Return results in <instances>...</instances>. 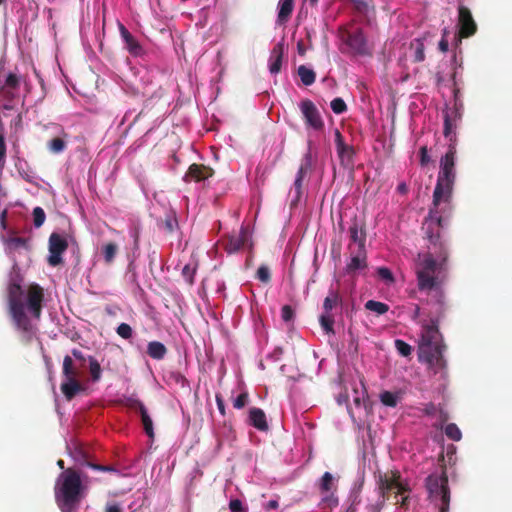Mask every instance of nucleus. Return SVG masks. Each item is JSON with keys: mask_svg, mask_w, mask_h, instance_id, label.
<instances>
[{"mask_svg": "<svg viewBox=\"0 0 512 512\" xmlns=\"http://www.w3.org/2000/svg\"><path fill=\"white\" fill-rule=\"evenodd\" d=\"M321 500L318 504L319 508L331 512L334 508L339 505V499L334 491L321 494Z\"/></svg>", "mask_w": 512, "mask_h": 512, "instance_id": "bb28decb", "label": "nucleus"}, {"mask_svg": "<svg viewBox=\"0 0 512 512\" xmlns=\"http://www.w3.org/2000/svg\"><path fill=\"white\" fill-rule=\"evenodd\" d=\"M395 348L401 356L408 357L411 355L412 347L401 339L395 340Z\"/></svg>", "mask_w": 512, "mask_h": 512, "instance_id": "79ce46f5", "label": "nucleus"}, {"mask_svg": "<svg viewBox=\"0 0 512 512\" xmlns=\"http://www.w3.org/2000/svg\"><path fill=\"white\" fill-rule=\"evenodd\" d=\"M118 247L115 243H107L103 246L102 252L104 256V260L107 264H111L117 254Z\"/></svg>", "mask_w": 512, "mask_h": 512, "instance_id": "f704fd0d", "label": "nucleus"}, {"mask_svg": "<svg viewBox=\"0 0 512 512\" xmlns=\"http://www.w3.org/2000/svg\"><path fill=\"white\" fill-rule=\"evenodd\" d=\"M442 221V216H437L435 210H429L424 222V226H426L425 233L430 243L428 246L429 251L418 255L414 269L418 289L432 297L435 304V312L445 315L447 305L441 285L444 278L442 273L446 270L448 250L445 241L442 240L440 235Z\"/></svg>", "mask_w": 512, "mask_h": 512, "instance_id": "f257e3e1", "label": "nucleus"}, {"mask_svg": "<svg viewBox=\"0 0 512 512\" xmlns=\"http://www.w3.org/2000/svg\"><path fill=\"white\" fill-rule=\"evenodd\" d=\"M132 237L134 238V248L138 249V246H139V229L138 228H134V230L132 231Z\"/></svg>", "mask_w": 512, "mask_h": 512, "instance_id": "0e129e2a", "label": "nucleus"}, {"mask_svg": "<svg viewBox=\"0 0 512 512\" xmlns=\"http://www.w3.org/2000/svg\"><path fill=\"white\" fill-rule=\"evenodd\" d=\"M140 413L141 416V422L144 428L145 433L148 435L149 438H154V429H153V422L151 417L149 416L146 407L142 409Z\"/></svg>", "mask_w": 512, "mask_h": 512, "instance_id": "2f4dec72", "label": "nucleus"}, {"mask_svg": "<svg viewBox=\"0 0 512 512\" xmlns=\"http://www.w3.org/2000/svg\"><path fill=\"white\" fill-rule=\"evenodd\" d=\"M419 154H420V165L421 166H427L431 159H430V156L428 155V149L426 146H422L419 150Z\"/></svg>", "mask_w": 512, "mask_h": 512, "instance_id": "4d7b16f0", "label": "nucleus"}, {"mask_svg": "<svg viewBox=\"0 0 512 512\" xmlns=\"http://www.w3.org/2000/svg\"><path fill=\"white\" fill-rule=\"evenodd\" d=\"M62 372L65 380L79 379L80 377L79 368L74 365L73 359L69 355H66L63 359Z\"/></svg>", "mask_w": 512, "mask_h": 512, "instance_id": "b1692460", "label": "nucleus"}, {"mask_svg": "<svg viewBox=\"0 0 512 512\" xmlns=\"http://www.w3.org/2000/svg\"><path fill=\"white\" fill-rule=\"evenodd\" d=\"M47 147L52 153L58 154L65 150L66 141L61 137H55L47 143Z\"/></svg>", "mask_w": 512, "mask_h": 512, "instance_id": "e433bc0d", "label": "nucleus"}, {"mask_svg": "<svg viewBox=\"0 0 512 512\" xmlns=\"http://www.w3.org/2000/svg\"><path fill=\"white\" fill-rule=\"evenodd\" d=\"M121 37L125 42V47L128 52L133 56H140L143 53V48L136 38L126 29L123 24H119Z\"/></svg>", "mask_w": 512, "mask_h": 512, "instance_id": "6ab92c4d", "label": "nucleus"}, {"mask_svg": "<svg viewBox=\"0 0 512 512\" xmlns=\"http://www.w3.org/2000/svg\"><path fill=\"white\" fill-rule=\"evenodd\" d=\"M425 58V55H424V50H423V46L420 45L417 49H416V52H415V61L417 62H421L423 61Z\"/></svg>", "mask_w": 512, "mask_h": 512, "instance_id": "052dcab7", "label": "nucleus"}, {"mask_svg": "<svg viewBox=\"0 0 512 512\" xmlns=\"http://www.w3.org/2000/svg\"><path fill=\"white\" fill-rule=\"evenodd\" d=\"M349 250L351 252L350 262L346 266L348 274H354L357 271H362L367 268V254L365 249L355 250L352 245L349 244Z\"/></svg>", "mask_w": 512, "mask_h": 512, "instance_id": "f3484780", "label": "nucleus"}, {"mask_svg": "<svg viewBox=\"0 0 512 512\" xmlns=\"http://www.w3.org/2000/svg\"><path fill=\"white\" fill-rule=\"evenodd\" d=\"M445 435L453 440V441H460L462 438V433L458 426L454 423H449L446 425L444 429Z\"/></svg>", "mask_w": 512, "mask_h": 512, "instance_id": "58836bf2", "label": "nucleus"}, {"mask_svg": "<svg viewBox=\"0 0 512 512\" xmlns=\"http://www.w3.org/2000/svg\"><path fill=\"white\" fill-rule=\"evenodd\" d=\"M444 316L440 315V312H435V317H432L429 323L422 325L421 339L418 347L419 360L431 367H435L436 370L443 369L446 365L443 357L446 346L442 342L438 329L439 321Z\"/></svg>", "mask_w": 512, "mask_h": 512, "instance_id": "7ed1b4c3", "label": "nucleus"}, {"mask_svg": "<svg viewBox=\"0 0 512 512\" xmlns=\"http://www.w3.org/2000/svg\"><path fill=\"white\" fill-rule=\"evenodd\" d=\"M248 238L247 231L245 229H241L237 235L231 236L229 238L227 247L230 252H235L244 247Z\"/></svg>", "mask_w": 512, "mask_h": 512, "instance_id": "a878e982", "label": "nucleus"}, {"mask_svg": "<svg viewBox=\"0 0 512 512\" xmlns=\"http://www.w3.org/2000/svg\"><path fill=\"white\" fill-rule=\"evenodd\" d=\"M33 223L36 228H39L43 225L46 219V215L44 210L41 207H35L33 209Z\"/></svg>", "mask_w": 512, "mask_h": 512, "instance_id": "37998d69", "label": "nucleus"}, {"mask_svg": "<svg viewBox=\"0 0 512 512\" xmlns=\"http://www.w3.org/2000/svg\"><path fill=\"white\" fill-rule=\"evenodd\" d=\"M106 512H122L117 504H111L106 507Z\"/></svg>", "mask_w": 512, "mask_h": 512, "instance_id": "338daca9", "label": "nucleus"}, {"mask_svg": "<svg viewBox=\"0 0 512 512\" xmlns=\"http://www.w3.org/2000/svg\"><path fill=\"white\" fill-rule=\"evenodd\" d=\"M116 333L118 334L119 337L125 340H129L133 336V330L131 326L127 323H121L120 325H118V327L116 328Z\"/></svg>", "mask_w": 512, "mask_h": 512, "instance_id": "a19ab883", "label": "nucleus"}, {"mask_svg": "<svg viewBox=\"0 0 512 512\" xmlns=\"http://www.w3.org/2000/svg\"><path fill=\"white\" fill-rule=\"evenodd\" d=\"M461 104L458 105L455 101L454 107L449 108L444 112V129L443 134L446 138H449L450 142L455 144V129L457 122L461 119Z\"/></svg>", "mask_w": 512, "mask_h": 512, "instance_id": "f8f14e48", "label": "nucleus"}, {"mask_svg": "<svg viewBox=\"0 0 512 512\" xmlns=\"http://www.w3.org/2000/svg\"><path fill=\"white\" fill-rule=\"evenodd\" d=\"M448 47H449V44H448V41L444 38H442L439 42V49L442 51V52H447L448 51Z\"/></svg>", "mask_w": 512, "mask_h": 512, "instance_id": "69168bd1", "label": "nucleus"}, {"mask_svg": "<svg viewBox=\"0 0 512 512\" xmlns=\"http://www.w3.org/2000/svg\"><path fill=\"white\" fill-rule=\"evenodd\" d=\"M376 484L380 499L373 504L367 505V512H381L385 502L391 499V491L394 488L398 489V492H404L407 490L400 482H397L399 476L393 473H382L378 472L375 475Z\"/></svg>", "mask_w": 512, "mask_h": 512, "instance_id": "0eeeda50", "label": "nucleus"}, {"mask_svg": "<svg viewBox=\"0 0 512 512\" xmlns=\"http://www.w3.org/2000/svg\"><path fill=\"white\" fill-rule=\"evenodd\" d=\"M249 402V395L247 392L239 394L233 401V407L235 409L244 408Z\"/></svg>", "mask_w": 512, "mask_h": 512, "instance_id": "de8ad7c7", "label": "nucleus"}, {"mask_svg": "<svg viewBox=\"0 0 512 512\" xmlns=\"http://www.w3.org/2000/svg\"><path fill=\"white\" fill-rule=\"evenodd\" d=\"M195 271L196 269L192 266H190L189 264L188 265H185L182 269V275L183 277L185 278V280L190 284L192 285L193 282H194V274H195Z\"/></svg>", "mask_w": 512, "mask_h": 512, "instance_id": "8fccbe9b", "label": "nucleus"}, {"mask_svg": "<svg viewBox=\"0 0 512 512\" xmlns=\"http://www.w3.org/2000/svg\"><path fill=\"white\" fill-rule=\"evenodd\" d=\"M281 317L283 321L289 322L294 317V310L290 305H284L281 309Z\"/></svg>", "mask_w": 512, "mask_h": 512, "instance_id": "5fc2aeb1", "label": "nucleus"}, {"mask_svg": "<svg viewBox=\"0 0 512 512\" xmlns=\"http://www.w3.org/2000/svg\"><path fill=\"white\" fill-rule=\"evenodd\" d=\"M294 10V0H280L278 4V14L276 23L284 26L290 20Z\"/></svg>", "mask_w": 512, "mask_h": 512, "instance_id": "412c9836", "label": "nucleus"}, {"mask_svg": "<svg viewBox=\"0 0 512 512\" xmlns=\"http://www.w3.org/2000/svg\"><path fill=\"white\" fill-rule=\"evenodd\" d=\"M216 404L218 407L219 412L224 416L225 415V404L224 400L222 399L221 395H216Z\"/></svg>", "mask_w": 512, "mask_h": 512, "instance_id": "bf43d9fd", "label": "nucleus"}, {"mask_svg": "<svg viewBox=\"0 0 512 512\" xmlns=\"http://www.w3.org/2000/svg\"><path fill=\"white\" fill-rule=\"evenodd\" d=\"M283 58V45L278 43L272 49L270 56L269 70L272 74H277L281 70Z\"/></svg>", "mask_w": 512, "mask_h": 512, "instance_id": "5701e85b", "label": "nucleus"}, {"mask_svg": "<svg viewBox=\"0 0 512 512\" xmlns=\"http://www.w3.org/2000/svg\"><path fill=\"white\" fill-rule=\"evenodd\" d=\"M330 106L335 114H342L347 110L345 101L340 97L334 98L331 101Z\"/></svg>", "mask_w": 512, "mask_h": 512, "instance_id": "c03bdc74", "label": "nucleus"}, {"mask_svg": "<svg viewBox=\"0 0 512 512\" xmlns=\"http://www.w3.org/2000/svg\"><path fill=\"white\" fill-rule=\"evenodd\" d=\"M279 507V503L277 500L275 499H272V500H269L266 505H265V509L266 510H272V509H277Z\"/></svg>", "mask_w": 512, "mask_h": 512, "instance_id": "e2e57ef3", "label": "nucleus"}, {"mask_svg": "<svg viewBox=\"0 0 512 512\" xmlns=\"http://www.w3.org/2000/svg\"><path fill=\"white\" fill-rule=\"evenodd\" d=\"M298 75L305 86H310L315 82L316 74L312 69H309L305 65L298 67Z\"/></svg>", "mask_w": 512, "mask_h": 512, "instance_id": "7c9ffc66", "label": "nucleus"}, {"mask_svg": "<svg viewBox=\"0 0 512 512\" xmlns=\"http://www.w3.org/2000/svg\"><path fill=\"white\" fill-rule=\"evenodd\" d=\"M379 277L387 282H393L394 277L391 270L387 267H380L377 271Z\"/></svg>", "mask_w": 512, "mask_h": 512, "instance_id": "603ef678", "label": "nucleus"}, {"mask_svg": "<svg viewBox=\"0 0 512 512\" xmlns=\"http://www.w3.org/2000/svg\"><path fill=\"white\" fill-rule=\"evenodd\" d=\"M425 486L429 497L438 502L439 512H449L450 489L448 486V476L445 470L440 474L434 473L426 478Z\"/></svg>", "mask_w": 512, "mask_h": 512, "instance_id": "423d86ee", "label": "nucleus"}, {"mask_svg": "<svg viewBox=\"0 0 512 512\" xmlns=\"http://www.w3.org/2000/svg\"><path fill=\"white\" fill-rule=\"evenodd\" d=\"M61 392L65 396L66 400H72L77 393L82 391L84 388L79 382V379L66 380L61 384Z\"/></svg>", "mask_w": 512, "mask_h": 512, "instance_id": "4be33fe9", "label": "nucleus"}, {"mask_svg": "<svg viewBox=\"0 0 512 512\" xmlns=\"http://www.w3.org/2000/svg\"><path fill=\"white\" fill-rule=\"evenodd\" d=\"M72 355H73V357H74L75 359H77V360L81 361L82 363H84V362H85V360H86V358H85V356L83 355V353H82L80 350H78V349H73V350H72Z\"/></svg>", "mask_w": 512, "mask_h": 512, "instance_id": "680f3d73", "label": "nucleus"}, {"mask_svg": "<svg viewBox=\"0 0 512 512\" xmlns=\"http://www.w3.org/2000/svg\"><path fill=\"white\" fill-rule=\"evenodd\" d=\"M385 473L397 474L399 476V478L397 479V482H400L403 486H405V488H407V490L404 492H398V489L394 488L391 491V498H393L395 500L394 501L395 505H398L399 507L404 508V509H408L409 504H410L409 493L411 492V488H410L408 481L402 477L401 473L398 470H389V471H386Z\"/></svg>", "mask_w": 512, "mask_h": 512, "instance_id": "4468645a", "label": "nucleus"}, {"mask_svg": "<svg viewBox=\"0 0 512 512\" xmlns=\"http://www.w3.org/2000/svg\"><path fill=\"white\" fill-rule=\"evenodd\" d=\"M365 308L375 312L377 315L385 314L389 310V306L383 302L369 300L365 303Z\"/></svg>", "mask_w": 512, "mask_h": 512, "instance_id": "72a5a7b5", "label": "nucleus"}, {"mask_svg": "<svg viewBox=\"0 0 512 512\" xmlns=\"http://www.w3.org/2000/svg\"><path fill=\"white\" fill-rule=\"evenodd\" d=\"M256 277L263 283H269L271 280V273L269 267L266 265H261L257 270Z\"/></svg>", "mask_w": 512, "mask_h": 512, "instance_id": "49530a36", "label": "nucleus"}, {"mask_svg": "<svg viewBox=\"0 0 512 512\" xmlns=\"http://www.w3.org/2000/svg\"><path fill=\"white\" fill-rule=\"evenodd\" d=\"M339 37L353 55H371L366 37L361 28L348 29L341 27L339 29Z\"/></svg>", "mask_w": 512, "mask_h": 512, "instance_id": "6e6552de", "label": "nucleus"}, {"mask_svg": "<svg viewBox=\"0 0 512 512\" xmlns=\"http://www.w3.org/2000/svg\"><path fill=\"white\" fill-rule=\"evenodd\" d=\"M458 27L461 38L471 37L477 32V24L470 9L461 3L458 6Z\"/></svg>", "mask_w": 512, "mask_h": 512, "instance_id": "9b49d317", "label": "nucleus"}, {"mask_svg": "<svg viewBox=\"0 0 512 512\" xmlns=\"http://www.w3.org/2000/svg\"><path fill=\"white\" fill-rule=\"evenodd\" d=\"M335 144L338 157L340 159L341 165L345 167H349L353 165V156L355 154L352 146L347 145L344 142L343 136L339 130L335 132Z\"/></svg>", "mask_w": 512, "mask_h": 512, "instance_id": "ddd939ff", "label": "nucleus"}, {"mask_svg": "<svg viewBox=\"0 0 512 512\" xmlns=\"http://www.w3.org/2000/svg\"><path fill=\"white\" fill-rule=\"evenodd\" d=\"M321 500L318 504L319 508L331 512L334 508L339 505V499L334 491L321 494Z\"/></svg>", "mask_w": 512, "mask_h": 512, "instance_id": "cd10ccee", "label": "nucleus"}, {"mask_svg": "<svg viewBox=\"0 0 512 512\" xmlns=\"http://www.w3.org/2000/svg\"><path fill=\"white\" fill-rule=\"evenodd\" d=\"M455 159L456 146L450 143L447 152L440 160V171L433 192V207L431 209L436 211L437 216H441L440 213L444 211V209H439L441 203L448 205L452 197L453 186L456 179Z\"/></svg>", "mask_w": 512, "mask_h": 512, "instance_id": "20e7f679", "label": "nucleus"}, {"mask_svg": "<svg viewBox=\"0 0 512 512\" xmlns=\"http://www.w3.org/2000/svg\"><path fill=\"white\" fill-rule=\"evenodd\" d=\"M89 370L93 381H99L101 378V366L99 362L92 356L89 357Z\"/></svg>", "mask_w": 512, "mask_h": 512, "instance_id": "ea45409f", "label": "nucleus"}, {"mask_svg": "<svg viewBox=\"0 0 512 512\" xmlns=\"http://www.w3.org/2000/svg\"><path fill=\"white\" fill-rule=\"evenodd\" d=\"M397 191L401 194H406L408 192V186L406 183L402 182L397 186Z\"/></svg>", "mask_w": 512, "mask_h": 512, "instance_id": "774afa93", "label": "nucleus"}, {"mask_svg": "<svg viewBox=\"0 0 512 512\" xmlns=\"http://www.w3.org/2000/svg\"><path fill=\"white\" fill-rule=\"evenodd\" d=\"M349 236L351 241L350 244L352 245L353 249H365L366 233L363 227L357 222V220H354V222L349 227Z\"/></svg>", "mask_w": 512, "mask_h": 512, "instance_id": "a211bd4d", "label": "nucleus"}, {"mask_svg": "<svg viewBox=\"0 0 512 512\" xmlns=\"http://www.w3.org/2000/svg\"><path fill=\"white\" fill-rule=\"evenodd\" d=\"M44 297V289L37 283L22 287L10 281L7 286L8 313L24 345H29L36 336L37 328L31 319L40 320Z\"/></svg>", "mask_w": 512, "mask_h": 512, "instance_id": "f03ea898", "label": "nucleus"}, {"mask_svg": "<svg viewBox=\"0 0 512 512\" xmlns=\"http://www.w3.org/2000/svg\"><path fill=\"white\" fill-rule=\"evenodd\" d=\"M7 146L3 134L0 133V171H2L6 164Z\"/></svg>", "mask_w": 512, "mask_h": 512, "instance_id": "09e8293b", "label": "nucleus"}, {"mask_svg": "<svg viewBox=\"0 0 512 512\" xmlns=\"http://www.w3.org/2000/svg\"><path fill=\"white\" fill-rule=\"evenodd\" d=\"M147 354L156 360H162L167 354V348L159 341H151L147 345Z\"/></svg>", "mask_w": 512, "mask_h": 512, "instance_id": "c85d7f7f", "label": "nucleus"}, {"mask_svg": "<svg viewBox=\"0 0 512 512\" xmlns=\"http://www.w3.org/2000/svg\"><path fill=\"white\" fill-rule=\"evenodd\" d=\"M68 242L60 234L54 232L49 236L47 262L50 266L56 267L63 263L62 254L67 250Z\"/></svg>", "mask_w": 512, "mask_h": 512, "instance_id": "9d476101", "label": "nucleus"}, {"mask_svg": "<svg viewBox=\"0 0 512 512\" xmlns=\"http://www.w3.org/2000/svg\"><path fill=\"white\" fill-rule=\"evenodd\" d=\"M249 424L259 431H267L269 428L265 412L256 407L249 410Z\"/></svg>", "mask_w": 512, "mask_h": 512, "instance_id": "aec40b11", "label": "nucleus"}, {"mask_svg": "<svg viewBox=\"0 0 512 512\" xmlns=\"http://www.w3.org/2000/svg\"><path fill=\"white\" fill-rule=\"evenodd\" d=\"M302 182H303V180H300V179H295V181H294L293 187H294V191H295V198L293 200V204H296L301 198Z\"/></svg>", "mask_w": 512, "mask_h": 512, "instance_id": "13d9d810", "label": "nucleus"}, {"mask_svg": "<svg viewBox=\"0 0 512 512\" xmlns=\"http://www.w3.org/2000/svg\"><path fill=\"white\" fill-rule=\"evenodd\" d=\"M320 325L327 334H334V317L332 314H321L319 317Z\"/></svg>", "mask_w": 512, "mask_h": 512, "instance_id": "c9c22d12", "label": "nucleus"}, {"mask_svg": "<svg viewBox=\"0 0 512 512\" xmlns=\"http://www.w3.org/2000/svg\"><path fill=\"white\" fill-rule=\"evenodd\" d=\"M82 488L81 477L72 468L66 469L60 475L55 487V498L61 512H73L77 508Z\"/></svg>", "mask_w": 512, "mask_h": 512, "instance_id": "39448f33", "label": "nucleus"}, {"mask_svg": "<svg viewBox=\"0 0 512 512\" xmlns=\"http://www.w3.org/2000/svg\"><path fill=\"white\" fill-rule=\"evenodd\" d=\"M21 79L15 73H9L4 81V84L0 87V97L7 102H12L16 96L17 91L20 87Z\"/></svg>", "mask_w": 512, "mask_h": 512, "instance_id": "2eb2a0df", "label": "nucleus"}, {"mask_svg": "<svg viewBox=\"0 0 512 512\" xmlns=\"http://www.w3.org/2000/svg\"><path fill=\"white\" fill-rule=\"evenodd\" d=\"M300 111L305 121L307 128L315 131H321L324 128V121L316 107L310 99H304L299 104Z\"/></svg>", "mask_w": 512, "mask_h": 512, "instance_id": "1a4fd4ad", "label": "nucleus"}, {"mask_svg": "<svg viewBox=\"0 0 512 512\" xmlns=\"http://www.w3.org/2000/svg\"><path fill=\"white\" fill-rule=\"evenodd\" d=\"M84 464L87 465L88 467L92 468L93 470H96V471H101V472H113V471H116L115 468L112 467V466H106V465H101V464H94V463H91L89 461H85Z\"/></svg>", "mask_w": 512, "mask_h": 512, "instance_id": "6e6d98bb", "label": "nucleus"}, {"mask_svg": "<svg viewBox=\"0 0 512 512\" xmlns=\"http://www.w3.org/2000/svg\"><path fill=\"white\" fill-rule=\"evenodd\" d=\"M318 489L320 494L328 493L336 490L334 477L330 472H325L318 482Z\"/></svg>", "mask_w": 512, "mask_h": 512, "instance_id": "c756f323", "label": "nucleus"}, {"mask_svg": "<svg viewBox=\"0 0 512 512\" xmlns=\"http://www.w3.org/2000/svg\"><path fill=\"white\" fill-rule=\"evenodd\" d=\"M342 302L341 296L337 290L330 289L323 302V313L331 314V311L338 307Z\"/></svg>", "mask_w": 512, "mask_h": 512, "instance_id": "393cba45", "label": "nucleus"}, {"mask_svg": "<svg viewBox=\"0 0 512 512\" xmlns=\"http://www.w3.org/2000/svg\"><path fill=\"white\" fill-rule=\"evenodd\" d=\"M229 508L231 512H247V508L243 506V503L239 499H232L229 502Z\"/></svg>", "mask_w": 512, "mask_h": 512, "instance_id": "864d4df0", "label": "nucleus"}, {"mask_svg": "<svg viewBox=\"0 0 512 512\" xmlns=\"http://www.w3.org/2000/svg\"><path fill=\"white\" fill-rule=\"evenodd\" d=\"M213 174L214 170L209 166L193 163L189 166L183 180L185 182H200L212 177Z\"/></svg>", "mask_w": 512, "mask_h": 512, "instance_id": "dca6fc26", "label": "nucleus"}, {"mask_svg": "<svg viewBox=\"0 0 512 512\" xmlns=\"http://www.w3.org/2000/svg\"><path fill=\"white\" fill-rule=\"evenodd\" d=\"M310 157L311 156L309 153L306 154V156H305L306 162L299 167L297 175H296V179L303 180L304 176L306 175V173L308 172L309 167H310Z\"/></svg>", "mask_w": 512, "mask_h": 512, "instance_id": "3c124183", "label": "nucleus"}, {"mask_svg": "<svg viewBox=\"0 0 512 512\" xmlns=\"http://www.w3.org/2000/svg\"><path fill=\"white\" fill-rule=\"evenodd\" d=\"M123 405L129 409L138 410L139 412L145 408L144 404L134 397L125 398L123 400Z\"/></svg>", "mask_w": 512, "mask_h": 512, "instance_id": "a18cd8bd", "label": "nucleus"}, {"mask_svg": "<svg viewBox=\"0 0 512 512\" xmlns=\"http://www.w3.org/2000/svg\"><path fill=\"white\" fill-rule=\"evenodd\" d=\"M7 245L11 250H17L23 248L25 250L30 249V240L22 237H11L7 240Z\"/></svg>", "mask_w": 512, "mask_h": 512, "instance_id": "473e14b6", "label": "nucleus"}, {"mask_svg": "<svg viewBox=\"0 0 512 512\" xmlns=\"http://www.w3.org/2000/svg\"><path fill=\"white\" fill-rule=\"evenodd\" d=\"M380 401L385 406L396 407L398 403V396L393 392L384 391L380 394Z\"/></svg>", "mask_w": 512, "mask_h": 512, "instance_id": "4c0bfd02", "label": "nucleus"}]
</instances>
